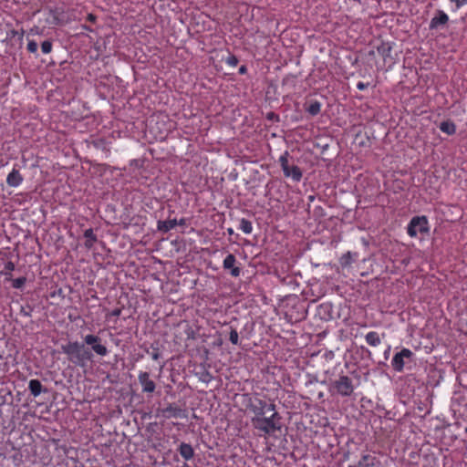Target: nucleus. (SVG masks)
<instances>
[{"instance_id":"obj_14","label":"nucleus","mask_w":467,"mask_h":467,"mask_svg":"<svg viewBox=\"0 0 467 467\" xmlns=\"http://www.w3.org/2000/svg\"><path fill=\"white\" fill-rule=\"evenodd\" d=\"M24 181L20 171L16 169H13L6 177V183L10 187L16 188L22 184Z\"/></svg>"},{"instance_id":"obj_25","label":"nucleus","mask_w":467,"mask_h":467,"mask_svg":"<svg viewBox=\"0 0 467 467\" xmlns=\"http://www.w3.org/2000/svg\"><path fill=\"white\" fill-rule=\"evenodd\" d=\"M371 457L368 454H365L362 456V458L358 461V466L359 467H369L373 465V463L370 462Z\"/></svg>"},{"instance_id":"obj_26","label":"nucleus","mask_w":467,"mask_h":467,"mask_svg":"<svg viewBox=\"0 0 467 467\" xmlns=\"http://www.w3.org/2000/svg\"><path fill=\"white\" fill-rule=\"evenodd\" d=\"M26 282V278L25 276H21L16 278L12 281V286L16 289L22 288Z\"/></svg>"},{"instance_id":"obj_24","label":"nucleus","mask_w":467,"mask_h":467,"mask_svg":"<svg viewBox=\"0 0 467 467\" xmlns=\"http://www.w3.org/2000/svg\"><path fill=\"white\" fill-rule=\"evenodd\" d=\"M16 269V265L12 261H7L5 264L4 271L2 274L6 276V279L12 276V272Z\"/></svg>"},{"instance_id":"obj_29","label":"nucleus","mask_w":467,"mask_h":467,"mask_svg":"<svg viewBox=\"0 0 467 467\" xmlns=\"http://www.w3.org/2000/svg\"><path fill=\"white\" fill-rule=\"evenodd\" d=\"M52 47L50 40H45L41 44V50L44 54H49L52 51Z\"/></svg>"},{"instance_id":"obj_19","label":"nucleus","mask_w":467,"mask_h":467,"mask_svg":"<svg viewBox=\"0 0 467 467\" xmlns=\"http://www.w3.org/2000/svg\"><path fill=\"white\" fill-rule=\"evenodd\" d=\"M84 237L86 239L85 241V246L88 249L92 248L94 244L97 242V236L94 234V231L92 228H88L85 230L84 232Z\"/></svg>"},{"instance_id":"obj_36","label":"nucleus","mask_w":467,"mask_h":467,"mask_svg":"<svg viewBox=\"0 0 467 467\" xmlns=\"http://www.w3.org/2000/svg\"><path fill=\"white\" fill-rule=\"evenodd\" d=\"M368 86H369V84H368V83H364V82L359 81V82H358V84H357V88H358V90H364V89H366Z\"/></svg>"},{"instance_id":"obj_47","label":"nucleus","mask_w":467,"mask_h":467,"mask_svg":"<svg viewBox=\"0 0 467 467\" xmlns=\"http://www.w3.org/2000/svg\"><path fill=\"white\" fill-rule=\"evenodd\" d=\"M182 467H189V465L185 463Z\"/></svg>"},{"instance_id":"obj_17","label":"nucleus","mask_w":467,"mask_h":467,"mask_svg":"<svg viewBox=\"0 0 467 467\" xmlns=\"http://www.w3.org/2000/svg\"><path fill=\"white\" fill-rule=\"evenodd\" d=\"M365 340L371 347H378L381 344V337L376 331H369L365 336Z\"/></svg>"},{"instance_id":"obj_5","label":"nucleus","mask_w":467,"mask_h":467,"mask_svg":"<svg viewBox=\"0 0 467 467\" xmlns=\"http://www.w3.org/2000/svg\"><path fill=\"white\" fill-rule=\"evenodd\" d=\"M429 231V221L423 215L413 217L407 226V233L410 237H417L419 234H426Z\"/></svg>"},{"instance_id":"obj_39","label":"nucleus","mask_w":467,"mask_h":467,"mask_svg":"<svg viewBox=\"0 0 467 467\" xmlns=\"http://www.w3.org/2000/svg\"><path fill=\"white\" fill-rule=\"evenodd\" d=\"M88 19L90 21V22H94L96 20V16L92 14H88Z\"/></svg>"},{"instance_id":"obj_37","label":"nucleus","mask_w":467,"mask_h":467,"mask_svg":"<svg viewBox=\"0 0 467 467\" xmlns=\"http://www.w3.org/2000/svg\"><path fill=\"white\" fill-rule=\"evenodd\" d=\"M238 72L240 75H244L246 74L247 72V67L245 65H242L239 69H238Z\"/></svg>"},{"instance_id":"obj_45","label":"nucleus","mask_w":467,"mask_h":467,"mask_svg":"<svg viewBox=\"0 0 467 467\" xmlns=\"http://www.w3.org/2000/svg\"><path fill=\"white\" fill-rule=\"evenodd\" d=\"M203 381H208V379H206V376L202 379Z\"/></svg>"},{"instance_id":"obj_41","label":"nucleus","mask_w":467,"mask_h":467,"mask_svg":"<svg viewBox=\"0 0 467 467\" xmlns=\"http://www.w3.org/2000/svg\"><path fill=\"white\" fill-rule=\"evenodd\" d=\"M227 233H228L229 234H234V229H233V228H228V229H227Z\"/></svg>"},{"instance_id":"obj_21","label":"nucleus","mask_w":467,"mask_h":467,"mask_svg":"<svg viewBox=\"0 0 467 467\" xmlns=\"http://www.w3.org/2000/svg\"><path fill=\"white\" fill-rule=\"evenodd\" d=\"M238 229L245 234H250L254 228L252 223L248 219L242 218L239 221Z\"/></svg>"},{"instance_id":"obj_4","label":"nucleus","mask_w":467,"mask_h":467,"mask_svg":"<svg viewBox=\"0 0 467 467\" xmlns=\"http://www.w3.org/2000/svg\"><path fill=\"white\" fill-rule=\"evenodd\" d=\"M288 158L289 152L285 150L278 159L283 173L294 182H299L303 177L302 170L297 165H290Z\"/></svg>"},{"instance_id":"obj_11","label":"nucleus","mask_w":467,"mask_h":467,"mask_svg":"<svg viewBox=\"0 0 467 467\" xmlns=\"http://www.w3.org/2000/svg\"><path fill=\"white\" fill-rule=\"evenodd\" d=\"M448 22L449 16L445 13V11L438 9L435 13V16L431 19L429 28L431 30H435L446 26Z\"/></svg>"},{"instance_id":"obj_20","label":"nucleus","mask_w":467,"mask_h":467,"mask_svg":"<svg viewBox=\"0 0 467 467\" xmlns=\"http://www.w3.org/2000/svg\"><path fill=\"white\" fill-rule=\"evenodd\" d=\"M439 128L443 133L448 135H453L456 132V125L451 120L442 121Z\"/></svg>"},{"instance_id":"obj_34","label":"nucleus","mask_w":467,"mask_h":467,"mask_svg":"<svg viewBox=\"0 0 467 467\" xmlns=\"http://www.w3.org/2000/svg\"><path fill=\"white\" fill-rule=\"evenodd\" d=\"M151 358L153 360H159L161 358V353L159 352L158 348H155L154 351L151 353Z\"/></svg>"},{"instance_id":"obj_48","label":"nucleus","mask_w":467,"mask_h":467,"mask_svg":"<svg viewBox=\"0 0 467 467\" xmlns=\"http://www.w3.org/2000/svg\"><path fill=\"white\" fill-rule=\"evenodd\" d=\"M465 431L467 432V428L465 429Z\"/></svg>"},{"instance_id":"obj_28","label":"nucleus","mask_w":467,"mask_h":467,"mask_svg":"<svg viewBox=\"0 0 467 467\" xmlns=\"http://www.w3.org/2000/svg\"><path fill=\"white\" fill-rule=\"evenodd\" d=\"M229 340L234 345H237L239 343V335L235 328L231 329L229 334Z\"/></svg>"},{"instance_id":"obj_10","label":"nucleus","mask_w":467,"mask_h":467,"mask_svg":"<svg viewBox=\"0 0 467 467\" xmlns=\"http://www.w3.org/2000/svg\"><path fill=\"white\" fill-rule=\"evenodd\" d=\"M138 380L141 385L142 392L150 394L155 391L156 384L150 379L149 372L140 371L138 374Z\"/></svg>"},{"instance_id":"obj_31","label":"nucleus","mask_w":467,"mask_h":467,"mask_svg":"<svg viewBox=\"0 0 467 467\" xmlns=\"http://www.w3.org/2000/svg\"><path fill=\"white\" fill-rule=\"evenodd\" d=\"M26 48L28 52L35 54L37 51V43L35 40H29Z\"/></svg>"},{"instance_id":"obj_33","label":"nucleus","mask_w":467,"mask_h":467,"mask_svg":"<svg viewBox=\"0 0 467 467\" xmlns=\"http://www.w3.org/2000/svg\"><path fill=\"white\" fill-rule=\"evenodd\" d=\"M120 314H121V308H119V307H118V308L113 309V310L109 314V317H119V316H120Z\"/></svg>"},{"instance_id":"obj_8","label":"nucleus","mask_w":467,"mask_h":467,"mask_svg":"<svg viewBox=\"0 0 467 467\" xmlns=\"http://www.w3.org/2000/svg\"><path fill=\"white\" fill-rule=\"evenodd\" d=\"M413 352L406 348H403L400 352H397L391 359V367L394 371L401 372L404 369L406 360H411Z\"/></svg>"},{"instance_id":"obj_6","label":"nucleus","mask_w":467,"mask_h":467,"mask_svg":"<svg viewBox=\"0 0 467 467\" xmlns=\"http://www.w3.org/2000/svg\"><path fill=\"white\" fill-rule=\"evenodd\" d=\"M333 389L341 397H349L354 392L355 387L352 379L346 376L341 375L332 383Z\"/></svg>"},{"instance_id":"obj_15","label":"nucleus","mask_w":467,"mask_h":467,"mask_svg":"<svg viewBox=\"0 0 467 467\" xmlns=\"http://www.w3.org/2000/svg\"><path fill=\"white\" fill-rule=\"evenodd\" d=\"M178 450L181 456L186 461L192 459L194 456V450L189 443L182 442Z\"/></svg>"},{"instance_id":"obj_1","label":"nucleus","mask_w":467,"mask_h":467,"mask_svg":"<svg viewBox=\"0 0 467 467\" xmlns=\"http://www.w3.org/2000/svg\"><path fill=\"white\" fill-rule=\"evenodd\" d=\"M272 414L269 417L265 415L260 417H252L253 427L261 432L264 436H274L275 432L282 429L281 416L275 410H270Z\"/></svg>"},{"instance_id":"obj_12","label":"nucleus","mask_w":467,"mask_h":467,"mask_svg":"<svg viewBox=\"0 0 467 467\" xmlns=\"http://www.w3.org/2000/svg\"><path fill=\"white\" fill-rule=\"evenodd\" d=\"M334 306L330 302H324L317 307V317L323 321H329L333 318Z\"/></svg>"},{"instance_id":"obj_27","label":"nucleus","mask_w":467,"mask_h":467,"mask_svg":"<svg viewBox=\"0 0 467 467\" xmlns=\"http://www.w3.org/2000/svg\"><path fill=\"white\" fill-rule=\"evenodd\" d=\"M238 62L239 59L235 55L231 54L225 58V63L232 67H236L238 65Z\"/></svg>"},{"instance_id":"obj_7","label":"nucleus","mask_w":467,"mask_h":467,"mask_svg":"<svg viewBox=\"0 0 467 467\" xmlns=\"http://www.w3.org/2000/svg\"><path fill=\"white\" fill-rule=\"evenodd\" d=\"M156 417H161L163 419H185L187 417V412L176 404L171 403L166 408L157 410Z\"/></svg>"},{"instance_id":"obj_43","label":"nucleus","mask_w":467,"mask_h":467,"mask_svg":"<svg viewBox=\"0 0 467 467\" xmlns=\"http://www.w3.org/2000/svg\"><path fill=\"white\" fill-rule=\"evenodd\" d=\"M273 116H274V113L269 114L268 119H272Z\"/></svg>"},{"instance_id":"obj_40","label":"nucleus","mask_w":467,"mask_h":467,"mask_svg":"<svg viewBox=\"0 0 467 467\" xmlns=\"http://www.w3.org/2000/svg\"><path fill=\"white\" fill-rule=\"evenodd\" d=\"M30 32L31 34H38V27L32 28Z\"/></svg>"},{"instance_id":"obj_9","label":"nucleus","mask_w":467,"mask_h":467,"mask_svg":"<svg viewBox=\"0 0 467 467\" xmlns=\"http://www.w3.org/2000/svg\"><path fill=\"white\" fill-rule=\"evenodd\" d=\"M84 342L90 346L91 349L100 357H105L109 354L107 347L101 343V338L96 335H86L84 337Z\"/></svg>"},{"instance_id":"obj_44","label":"nucleus","mask_w":467,"mask_h":467,"mask_svg":"<svg viewBox=\"0 0 467 467\" xmlns=\"http://www.w3.org/2000/svg\"><path fill=\"white\" fill-rule=\"evenodd\" d=\"M206 377H210L208 373H206ZM211 380V378H208V381Z\"/></svg>"},{"instance_id":"obj_30","label":"nucleus","mask_w":467,"mask_h":467,"mask_svg":"<svg viewBox=\"0 0 467 467\" xmlns=\"http://www.w3.org/2000/svg\"><path fill=\"white\" fill-rule=\"evenodd\" d=\"M453 5V11H457L467 5V0H449Z\"/></svg>"},{"instance_id":"obj_32","label":"nucleus","mask_w":467,"mask_h":467,"mask_svg":"<svg viewBox=\"0 0 467 467\" xmlns=\"http://www.w3.org/2000/svg\"><path fill=\"white\" fill-rule=\"evenodd\" d=\"M168 131H169L168 129H164V130L160 129L159 132L155 135V138L157 140H162L166 138Z\"/></svg>"},{"instance_id":"obj_16","label":"nucleus","mask_w":467,"mask_h":467,"mask_svg":"<svg viewBox=\"0 0 467 467\" xmlns=\"http://www.w3.org/2000/svg\"><path fill=\"white\" fill-rule=\"evenodd\" d=\"M178 225V221L176 219H171L166 221H159L157 224V229L163 233H168Z\"/></svg>"},{"instance_id":"obj_23","label":"nucleus","mask_w":467,"mask_h":467,"mask_svg":"<svg viewBox=\"0 0 467 467\" xmlns=\"http://www.w3.org/2000/svg\"><path fill=\"white\" fill-rule=\"evenodd\" d=\"M306 110L307 113H309L311 116H317L320 113L321 110V103L318 101H313L311 102L307 108H306Z\"/></svg>"},{"instance_id":"obj_2","label":"nucleus","mask_w":467,"mask_h":467,"mask_svg":"<svg viewBox=\"0 0 467 467\" xmlns=\"http://www.w3.org/2000/svg\"><path fill=\"white\" fill-rule=\"evenodd\" d=\"M61 350L72 363L78 367H85L88 361L92 358V353L85 348L84 344L78 341H70L62 345Z\"/></svg>"},{"instance_id":"obj_38","label":"nucleus","mask_w":467,"mask_h":467,"mask_svg":"<svg viewBox=\"0 0 467 467\" xmlns=\"http://www.w3.org/2000/svg\"><path fill=\"white\" fill-rule=\"evenodd\" d=\"M390 350H391V347L389 345V346L387 347V348L385 349L384 353H383V355H384V358H385V359H388V358H389V354H390Z\"/></svg>"},{"instance_id":"obj_22","label":"nucleus","mask_w":467,"mask_h":467,"mask_svg":"<svg viewBox=\"0 0 467 467\" xmlns=\"http://www.w3.org/2000/svg\"><path fill=\"white\" fill-rule=\"evenodd\" d=\"M377 51L383 57V59L386 60L387 57H390L391 47L389 43H381L377 47Z\"/></svg>"},{"instance_id":"obj_3","label":"nucleus","mask_w":467,"mask_h":467,"mask_svg":"<svg viewBox=\"0 0 467 467\" xmlns=\"http://www.w3.org/2000/svg\"><path fill=\"white\" fill-rule=\"evenodd\" d=\"M246 400V408L254 414L253 417H260L265 415L270 410H275L274 403H267L266 401L257 398L252 397L248 394L244 395Z\"/></svg>"},{"instance_id":"obj_13","label":"nucleus","mask_w":467,"mask_h":467,"mask_svg":"<svg viewBox=\"0 0 467 467\" xmlns=\"http://www.w3.org/2000/svg\"><path fill=\"white\" fill-rule=\"evenodd\" d=\"M236 258L233 254H228L223 259V267L224 270H228L230 275L234 277H238L241 274V269L236 266Z\"/></svg>"},{"instance_id":"obj_18","label":"nucleus","mask_w":467,"mask_h":467,"mask_svg":"<svg viewBox=\"0 0 467 467\" xmlns=\"http://www.w3.org/2000/svg\"><path fill=\"white\" fill-rule=\"evenodd\" d=\"M28 389L30 393L35 397H38L43 391L42 383L38 379H31L28 382Z\"/></svg>"},{"instance_id":"obj_42","label":"nucleus","mask_w":467,"mask_h":467,"mask_svg":"<svg viewBox=\"0 0 467 467\" xmlns=\"http://www.w3.org/2000/svg\"><path fill=\"white\" fill-rule=\"evenodd\" d=\"M185 221L184 219H182L180 222H178V224H184Z\"/></svg>"},{"instance_id":"obj_46","label":"nucleus","mask_w":467,"mask_h":467,"mask_svg":"<svg viewBox=\"0 0 467 467\" xmlns=\"http://www.w3.org/2000/svg\"><path fill=\"white\" fill-rule=\"evenodd\" d=\"M318 397H319V398H322V397H323V393H322V392H321V393H319Z\"/></svg>"},{"instance_id":"obj_35","label":"nucleus","mask_w":467,"mask_h":467,"mask_svg":"<svg viewBox=\"0 0 467 467\" xmlns=\"http://www.w3.org/2000/svg\"><path fill=\"white\" fill-rule=\"evenodd\" d=\"M23 35H24V31L22 30L21 33H19L18 31L16 30H11L9 33H8V36H18L19 38H22L23 37Z\"/></svg>"}]
</instances>
